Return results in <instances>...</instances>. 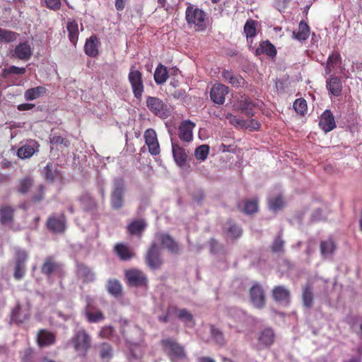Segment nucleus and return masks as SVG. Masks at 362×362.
I'll return each instance as SVG.
<instances>
[{"mask_svg":"<svg viewBox=\"0 0 362 362\" xmlns=\"http://www.w3.org/2000/svg\"><path fill=\"white\" fill-rule=\"evenodd\" d=\"M272 296L276 302L288 304L290 302L291 292L284 286H276L272 291Z\"/></svg>","mask_w":362,"mask_h":362,"instance_id":"20","label":"nucleus"},{"mask_svg":"<svg viewBox=\"0 0 362 362\" xmlns=\"http://www.w3.org/2000/svg\"><path fill=\"white\" fill-rule=\"evenodd\" d=\"M25 266L16 264L14 271V278L16 280H20L25 276Z\"/></svg>","mask_w":362,"mask_h":362,"instance_id":"63","label":"nucleus"},{"mask_svg":"<svg viewBox=\"0 0 362 362\" xmlns=\"http://www.w3.org/2000/svg\"><path fill=\"white\" fill-rule=\"evenodd\" d=\"M51 148L60 147L61 148H68L70 145V141L64 137L58 135H53L50 138Z\"/></svg>","mask_w":362,"mask_h":362,"instance_id":"43","label":"nucleus"},{"mask_svg":"<svg viewBox=\"0 0 362 362\" xmlns=\"http://www.w3.org/2000/svg\"><path fill=\"white\" fill-rule=\"evenodd\" d=\"M86 305L84 309L85 315L86 316L87 320L90 323L98 322L105 319V316L102 311L96 310L93 312L94 307L93 306V299L90 297H87L86 298Z\"/></svg>","mask_w":362,"mask_h":362,"instance_id":"15","label":"nucleus"},{"mask_svg":"<svg viewBox=\"0 0 362 362\" xmlns=\"http://www.w3.org/2000/svg\"><path fill=\"white\" fill-rule=\"evenodd\" d=\"M36 342L41 349L52 346L56 343V334L47 329H40L36 335Z\"/></svg>","mask_w":362,"mask_h":362,"instance_id":"12","label":"nucleus"},{"mask_svg":"<svg viewBox=\"0 0 362 362\" xmlns=\"http://www.w3.org/2000/svg\"><path fill=\"white\" fill-rule=\"evenodd\" d=\"M293 106L296 113L301 116H304L308 112L307 102L302 98L296 99Z\"/></svg>","mask_w":362,"mask_h":362,"instance_id":"46","label":"nucleus"},{"mask_svg":"<svg viewBox=\"0 0 362 362\" xmlns=\"http://www.w3.org/2000/svg\"><path fill=\"white\" fill-rule=\"evenodd\" d=\"M45 4L47 8L54 11L59 10L62 5L60 0H45Z\"/></svg>","mask_w":362,"mask_h":362,"instance_id":"61","label":"nucleus"},{"mask_svg":"<svg viewBox=\"0 0 362 362\" xmlns=\"http://www.w3.org/2000/svg\"><path fill=\"white\" fill-rule=\"evenodd\" d=\"M244 33L247 38H252L257 35L256 21L250 19L244 25Z\"/></svg>","mask_w":362,"mask_h":362,"instance_id":"47","label":"nucleus"},{"mask_svg":"<svg viewBox=\"0 0 362 362\" xmlns=\"http://www.w3.org/2000/svg\"><path fill=\"white\" fill-rule=\"evenodd\" d=\"M127 284L131 287L146 288L148 285V279L146 274L138 269H129L124 272Z\"/></svg>","mask_w":362,"mask_h":362,"instance_id":"6","label":"nucleus"},{"mask_svg":"<svg viewBox=\"0 0 362 362\" xmlns=\"http://www.w3.org/2000/svg\"><path fill=\"white\" fill-rule=\"evenodd\" d=\"M114 332V328L112 326H105L99 333V336L103 339L110 338Z\"/></svg>","mask_w":362,"mask_h":362,"instance_id":"62","label":"nucleus"},{"mask_svg":"<svg viewBox=\"0 0 362 362\" xmlns=\"http://www.w3.org/2000/svg\"><path fill=\"white\" fill-rule=\"evenodd\" d=\"M177 310V308L175 305H169L166 309L165 313L163 315H160L158 317V320L160 322L167 323L170 320V315L172 313L176 312Z\"/></svg>","mask_w":362,"mask_h":362,"instance_id":"54","label":"nucleus"},{"mask_svg":"<svg viewBox=\"0 0 362 362\" xmlns=\"http://www.w3.org/2000/svg\"><path fill=\"white\" fill-rule=\"evenodd\" d=\"M45 188L42 185H40L32 197V201L34 202H40L45 198Z\"/></svg>","mask_w":362,"mask_h":362,"instance_id":"55","label":"nucleus"},{"mask_svg":"<svg viewBox=\"0 0 362 362\" xmlns=\"http://www.w3.org/2000/svg\"><path fill=\"white\" fill-rule=\"evenodd\" d=\"M19 33L0 28V41L2 42H13L19 37Z\"/></svg>","mask_w":362,"mask_h":362,"instance_id":"44","label":"nucleus"},{"mask_svg":"<svg viewBox=\"0 0 362 362\" xmlns=\"http://www.w3.org/2000/svg\"><path fill=\"white\" fill-rule=\"evenodd\" d=\"M168 78V71L167 68L160 64L156 69L154 73V80L157 84L164 83Z\"/></svg>","mask_w":362,"mask_h":362,"instance_id":"38","label":"nucleus"},{"mask_svg":"<svg viewBox=\"0 0 362 362\" xmlns=\"http://www.w3.org/2000/svg\"><path fill=\"white\" fill-rule=\"evenodd\" d=\"M228 93V86L221 83H216L211 90L210 97L214 103L223 105L225 102V97Z\"/></svg>","mask_w":362,"mask_h":362,"instance_id":"14","label":"nucleus"},{"mask_svg":"<svg viewBox=\"0 0 362 362\" xmlns=\"http://www.w3.org/2000/svg\"><path fill=\"white\" fill-rule=\"evenodd\" d=\"M146 105L152 114L161 119H166L171 114L168 105L158 97L147 96Z\"/></svg>","mask_w":362,"mask_h":362,"instance_id":"5","label":"nucleus"},{"mask_svg":"<svg viewBox=\"0 0 362 362\" xmlns=\"http://www.w3.org/2000/svg\"><path fill=\"white\" fill-rule=\"evenodd\" d=\"M40 144L35 140H30L28 144L21 146L17 151V156L21 159L29 158L35 153L39 151Z\"/></svg>","mask_w":362,"mask_h":362,"instance_id":"17","label":"nucleus"},{"mask_svg":"<svg viewBox=\"0 0 362 362\" xmlns=\"http://www.w3.org/2000/svg\"><path fill=\"white\" fill-rule=\"evenodd\" d=\"M160 343L171 362H177L187 358L184 346L179 344L175 339L168 337L162 339Z\"/></svg>","mask_w":362,"mask_h":362,"instance_id":"1","label":"nucleus"},{"mask_svg":"<svg viewBox=\"0 0 362 362\" xmlns=\"http://www.w3.org/2000/svg\"><path fill=\"white\" fill-rule=\"evenodd\" d=\"M210 333L213 341L217 345L223 346L226 344V340L223 333L214 325L210 326Z\"/></svg>","mask_w":362,"mask_h":362,"instance_id":"39","label":"nucleus"},{"mask_svg":"<svg viewBox=\"0 0 362 362\" xmlns=\"http://www.w3.org/2000/svg\"><path fill=\"white\" fill-rule=\"evenodd\" d=\"M269 208L274 211L281 209L284 206V201L281 196H277L275 198L269 200Z\"/></svg>","mask_w":362,"mask_h":362,"instance_id":"53","label":"nucleus"},{"mask_svg":"<svg viewBox=\"0 0 362 362\" xmlns=\"http://www.w3.org/2000/svg\"><path fill=\"white\" fill-rule=\"evenodd\" d=\"M144 259L146 265L151 270L158 269L161 267L163 259L160 249L156 243H151L145 255Z\"/></svg>","mask_w":362,"mask_h":362,"instance_id":"8","label":"nucleus"},{"mask_svg":"<svg viewBox=\"0 0 362 362\" xmlns=\"http://www.w3.org/2000/svg\"><path fill=\"white\" fill-rule=\"evenodd\" d=\"M276 53V47L269 40H264L260 42L259 45L255 50V54L257 56L266 54L271 58L275 57Z\"/></svg>","mask_w":362,"mask_h":362,"instance_id":"27","label":"nucleus"},{"mask_svg":"<svg viewBox=\"0 0 362 362\" xmlns=\"http://www.w3.org/2000/svg\"><path fill=\"white\" fill-rule=\"evenodd\" d=\"M113 349L108 343H102L100 346V356L102 359L109 360L112 357Z\"/></svg>","mask_w":362,"mask_h":362,"instance_id":"48","label":"nucleus"},{"mask_svg":"<svg viewBox=\"0 0 362 362\" xmlns=\"http://www.w3.org/2000/svg\"><path fill=\"white\" fill-rule=\"evenodd\" d=\"M44 175L46 180L53 181L57 177V172L52 169V164L47 163L44 169Z\"/></svg>","mask_w":362,"mask_h":362,"instance_id":"56","label":"nucleus"},{"mask_svg":"<svg viewBox=\"0 0 362 362\" xmlns=\"http://www.w3.org/2000/svg\"><path fill=\"white\" fill-rule=\"evenodd\" d=\"M303 305L307 308H310L313 305V293L312 287L308 284L305 286L302 295Z\"/></svg>","mask_w":362,"mask_h":362,"instance_id":"41","label":"nucleus"},{"mask_svg":"<svg viewBox=\"0 0 362 362\" xmlns=\"http://www.w3.org/2000/svg\"><path fill=\"white\" fill-rule=\"evenodd\" d=\"M145 143L148 147V151L152 156L160 153V145L157 139V134L154 129H148L144 132Z\"/></svg>","mask_w":362,"mask_h":362,"instance_id":"13","label":"nucleus"},{"mask_svg":"<svg viewBox=\"0 0 362 362\" xmlns=\"http://www.w3.org/2000/svg\"><path fill=\"white\" fill-rule=\"evenodd\" d=\"M78 200L83 205V209L86 211H95L98 209V205L93 197L88 192L83 193Z\"/></svg>","mask_w":362,"mask_h":362,"instance_id":"29","label":"nucleus"},{"mask_svg":"<svg viewBox=\"0 0 362 362\" xmlns=\"http://www.w3.org/2000/svg\"><path fill=\"white\" fill-rule=\"evenodd\" d=\"M336 249V245L332 239L322 241L320 243V252L322 256L332 255Z\"/></svg>","mask_w":362,"mask_h":362,"instance_id":"45","label":"nucleus"},{"mask_svg":"<svg viewBox=\"0 0 362 362\" xmlns=\"http://www.w3.org/2000/svg\"><path fill=\"white\" fill-rule=\"evenodd\" d=\"M209 153V146L208 145H201L198 146L194 151V156L197 160H205Z\"/></svg>","mask_w":362,"mask_h":362,"instance_id":"50","label":"nucleus"},{"mask_svg":"<svg viewBox=\"0 0 362 362\" xmlns=\"http://www.w3.org/2000/svg\"><path fill=\"white\" fill-rule=\"evenodd\" d=\"M4 72L6 74L21 75L24 74L26 72V69L24 67L11 66L7 69H4Z\"/></svg>","mask_w":362,"mask_h":362,"instance_id":"57","label":"nucleus"},{"mask_svg":"<svg viewBox=\"0 0 362 362\" xmlns=\"http://www.w3.org/2000/svg\"><path fill=\"white\" fill-rule=\"evenodd\" d=\"M243 212L246 214H253L258 211V202L257 199H247L245 203Z\"/></svg>","mask_w":362,"mask_h":362,"instance_id":"49","label":"nucleus"},{"mask_svg":"<svg viewBox=\"0 0 362 362\" xmlns=\"http://www.w3.org/2000/svg\"><path fill=\"white\" fill-rule=\"evenodd\" d=\"M256 107L255 103L248 97H242L238 102V110L245 114L247 117L254 116V109Z\"/></svg>","mask_w":362,"mask_h":362,"instance_id":"21","label":"nucleus"},{"mask_svg":"<svg viewBox=\"0 0 362 362\" xmlns=\"http://www.w3.org/2000/svg\"><path fill=\"white\" fill-rule=\"evenodd\" d=\"M15 209L10 206H2L0 208V223L3 225L11 223L13 221Z\"/></svg>","mask_w":362,"mask_h":362,"instance_id":"32","label":"nucleus"},{"mask_svg":"<svg viewBox=\"0 0 362 362\" xmlns=\"http://www.w3.org/2000/svg\"><path fill=\"white\" fill-rule=\"evenodd\" d=\"M177 312V317L185 322H193L194 325V317L187 310L182 308L176 311Z\"/></svg>","mask_w":362,"mask_h":362,"instance_id":"51","label":"nucleus"},{"mask_svg":"<svg viewBox=\"0 0 362 362\" xmlns=\"http://www.w3.org/2000/svg\"><path fill=\"white\" fill-rule=\"evenodd\" d=\"M185 19L188 25L194 26L196 31H204L206 28L207 14L194 6H188L185 11Z\"/></svg>","mask_w":362,"mask_h":362,"instance_id":"2","label":"nucleus"},{"mask_svg":"<svg viewBox=\"0 0 362 362\" xmlns=\"http://www.w3.org/2000/svg\"><path fill=\"white\" fill-rule=\"evenodd\" d=\"M41 272L48 277L52 274L62 275L64 273L63 264L57 262L53 256H47L41 266Z\"/></svg>","mask_w":362,"mask_h":362,"instance_id":"10","label":"nucleus"},{"mask_svg":"<svg viewBox=\"0 0 362 362\" xmlns=\"http://www.w3.org/2000/svg\"><path fill=\"white\" fill-rule=\"evenodd\" d=\"M98 40L95 35H91L86 41L84 45V52L90 57H96L99 54Z\"/></svg>","mask_w":362,"mask_h":362,"instance_id":"26","label":"nucleus"},{"mask_svg":"<svg viewBox=\"0 0 362 362\" xmlns=\"http://www.w3.org/2000/svg\"><path fill=\"white\" fill-rule=\"evenodd\" d=\"M66 29L69 40L76 46L78 39V25L77 22L75 20H69L66 25Z\"/></svg>","mask_w":362,"mask_h":362,"instance_id":"33","label":"nucleus"},{"mask_svg":"<svg viewBox=\"0 0 362 362\" xmlns=\"http://www.w3.org/2000/svg\"><path fill=\"white\" fill-rule=\"evenodd\" d=\"M128 80L130 83L133 94L137 99H141L144 90L142 74L136 69L134 65L132 66L128 74Z\"/></svg>","mask_w":362,"mask_h":362,"instance_id":"7","label":"nucleus"},{"mask_svg":"<svg viewBox=\"0 0 362 362\" xmlns=\"http://www.w3.org/2000/svg\"><path fill=\"white\" fill-rule=\"evenodd\" d=\"M107 290L109 293L115 297H120L122 293V286L119 280L110 279L107 284Z\"/></svg>","mask_w":362,"mask_h":362,"instance_id":"37","label":"nucleus"},{"mask_svg":"<svg viewBox=\"0 0 362 362\" xmlns=\"http://www.w3.org/2000/svg\"><path fill=\"white\" fill-rule=\"evenodd\" d=\"M294 37L300 41L305 40L308 38L310 35V28L308 24L301 21L299 23L298 28L297 31L293 33Z\"/></svg>","mask_w":362,"mask_h":362,"instance_id":"36","label":"nucleus"},{"mask_svg":"<svg viewBox=\"0 0 362 362\" xmlns=\"http://www.w3.org/2000/svg\"><path fill=\"white\" fill-rule=\"evenodd\" d=\"M47 90V88L44 86H37L29 88L25 90L24 98L26 100H33L45 95Z\"/></svg>","mask_w":362,"mask_h":362,"instance_id":"35","label":"nucleus"},{"mask_svg":"<svg viewBox=\"0 0 362 362\" xmlns=\"http://www.w3.org/2000/svg\"><path fill=\"white\" fill-rule=\"evenodd\" d=\"M46 226L48 230L55 233H62L66 228V218L64 213L59 217L53 214L47 220Z\"/></svg>","mask_w":362,"mask_h":362,"instance_id":"11","label":"nucleus"},{"mask_svg":"<svg viewBox=\"0 0 362 362\" xmlns=\"http://www.w3.org/2000/svg\"><path fill=\"white\" fill-rule=\"evenodd\" d=\"M28 259L27 253L23 250H18L16 253V264L25 266Z\"/></svg>","mask_w":362,"mask_h":362,"instance_id":"58","label":"nucleus"},{"mask_svg":"<svg viewBox=\"0 0 362 362\" xmlns=\"http://www.w3.org/2000/svg\"><path fill=\"white\" fill-rule=\"evenodd\" d=\"M221 76L226 82L235 88L240 87L245 83V79L240 75L234 74L232 70L224 69Z\"/></svg>","mask_w":362,"mask_h":362,"instance_id":"25","label":"nucleus"},{"mask_svg":"<svg viewBox=\"0 0 362 362\" xmlns=\"http://www.w3.org/2000/svg\"><path fill=\"white\" fill-rule=\"evenodd\" d=\"M195 127V124L190 120H185L182 122L179 126L178 136L180 140L189 142L192 140V131Z\"/></svg>","mask_w":362,"mask_h":362,"instance_id":"18","label":"nucleus"},{"mask_svg":"<svg viewBox=\"0 0 362 362\" xmlns=\"http://www.w3.org/2000/svg\"><path fill=\"white\" fill-rule=\"evenodd\" d=\"M319 126L323 132L327 133L336 127L334 117L329 110H326L321 115Z\"/></svg>","mask_w":362,"mask_h":362,"instance_id":"19","label":"nucleus"},{"mask_svg":"<svg viewBox=\"0 0 362 362\" xmlns=\"http://www.w3.org/2000/svg\"><path fill=\"white\" fill-rule=\"evenodd\" d=\"M326 81V87L329 93L333 96L338 97L342 92V81L341 77L334 74H329Z\"/></svg>","mask_w":362,"mask_h":362,"instance_id":"16","label":"nucleus"},{"mask_svg":"<svg viewBox=\"0 0 362 362\" xmlns=\"http://www.w3.org/2000/svg\"><path fill=\"white\" fill-rule=\"evenodd\" d=\"M251 303L258 308L262 309L266 304V295L263 287L257 282L253 284L249 291Z\"/></svg>","mask_w":362,"mask_h":362,"instance_id":"9","label":"nucleus"},{"mask_svg":"<svg viewBox=\"0 0 362 362\" xmlns=\"http://www.w3.org/2000/svg\"><path fill=\"white\" fill-rule=\"evenodd\" d=\"M172 151L176 163L180 166H183L186 163L187 158L185 149L178 144L172 142Z\"/></svg>","mask_w":362,"mask_h":362,"instance_id":"31","label":"nucleus"},{"mask_svg":"<svg viewBox=\"0 0 362 362\" xmlns=\"http://www.w3.org/2000/svg\"><path fill=\"white\" fill-rule=\"evenodd\" d=\"M163 247L166 248L170 252L178 254L180 247L178 243L168 234H160L158 238Z\"/></svg>","mask_w":362,"mask_h":362,"instance_id":"22","label":"nucleus"},{"mask_svg":"<svg viewBox=\"0 0 362 362\" xmlns=\"http://www.w3.org/2000/svg\"><path fill=\"white\" fill-rule=\"evenodd\" d=\"M33 185V180L30 177H25L19 180L17 191L22 194H25L29 192Z\"/></svg>","mask_w":362,"mask_h":362,"instance_id":"42","label":"nucleus"},{"mask_svg":"<svg viewBox=\"0 0 362 362\" xmlns=\"http://www.w3.org/2000/svg\"><path fill=\"white\" fill-rule=\"evenodd\" d=\"M125 192L126 185L124 179L122 177L115 178L110 194V206L112 209L119 210L124 206Z\"/></svg>","mask_w":362,"mask_h":362,"instance_id":"4","label":"nucleus"},{"mask_svg":"<svg viewBox=\"0 0 362 362\" xmlns=\"http://www.w3.org/2000/svg\"><path fill=\"white\" fill-rule=\"evenodd\" d=\"M114 252L123 261L129 260L134 255L130 247L124 243L116 244L114 247Z\"/></svg>","mask_w":362,"mask_h":362,"instance_id":"28","label":"nucleus"},{"mask_svg":"<svg viewBox=\"0 0 362 362\" xmlns=\"http://www.w3.org/2000/svg\"><path fill=\"white\" fill-rule=\"evenodd\" d=\"M21 305L18 304L13 309L11 312V320L16 323H23L25 320L28 318L26 316L22 317L21 316Z\"/></svg>","mask_w":362,"mask_h":362,"instance_id":"52","label":"nucleus"},{"mask_svg":"<svg viewBox=\"0 0 362 362\" xmlns=\"http://www.w3.org/2000/svg\"><path fill=\"white\" fill-rule=\"evenodd\" d=\"M274 333L270 328L264 329L259 337V341L264 345L271 346L274 341Z\"/></svg>","mask_w":362,"mask_h":362,"instance_id":"40","label":"nucleus"},{"mask_svg":"<svg viewBox=\"0 0 362 362\" xmlns=\"http://www.w3.org/2000/svg\"><path fill=\"white\" fill-rule=\"evenodd\" d=\"M146 227V223L143 219H136L132 221L127 226V230L132 235H141L142 231Z\"/></svg>","mask_w":362,"mask_h":362,"instance_id":"34","label":"nucleus"},{"mask_svg":"<svg viewBox=\"0 0 362 362\" xmlns=\"http://www.w3.org/2000/svg\"><path fill=\"white\" fill-rule=\"evenodd\" d=\"M284 241L280 238L276 237L272 245V250L274 252H279L283 251Z\"/></svg>","mask_w":362,"mask_h":362,"instance_id":"59","label":"nucleus"},{"mask_svg":"<svg viewBox=\"0 0 362 362\" xmlns=\"http://www.w3.org/2000/svg\"><path fill=\"white\" fill-rule=\"evenodd\" d=\"M341 57L340 54L335 51L330 54L328 57L327 61L325 65V74L327 75L332 74L333 69L341 64Z\"/></svg>","mask_w":362,"mask_h":362,"instance_id":"30","label":"nucleus"},{"mask_svg":"<svg viewBox=\"0 0 362 362\" xmlns=\"http://www.w3.org/2000/svg\"><path fill=\"white\" fill-rule=\"evenodd\" d=\"M228 234L232 238H238L241 236L242 235V230L240 227L238 226L233 224L230 226V228L228 230Z\"/></svg>","mask_w":362,"mask_h":362,"instance_id":"60","label":"nucleus"},{"mask_svg":"<svg viewBox=\"0 0 362 362\" xmlns=\"http://www.w3.org/2000/svg\"><path fill=\"white\" fill-rule=\"evenodd\" d=\"M76 274L83 279L84 283L93 282L95 279V274L92 269L83 263L77 264Z\"/></svg>","mask_w":362,"mask_h":362,"instance_id":"24","label":"nucleus"},{"mask_svg":"<svg viewBox=\"0 0 362 362\" xmlns=\"http://www.w3.org/2000/svg\"><path fill=\"white\" fill-rule=\"evenodd\" d=\"M291 0H275L276 8L281 11L284 10Z\"/></svg>","mask_w":362,"mask_h":362,"instance_id":"64","label":"nucleus"},{"mask_svg":"<svg viewBox=\"0 0 362 362\" xmlns=\"http://www.w3.org/2000/svg\"><path fill=\"white\" fill-rule=\"evenodd\" d=\"M71 342L77 353L82 356H86L91 348L92 339L85 329L80 328L74 332Z\"/></svg>","mask_w":362,"mask_h":362,"instance_id":"3","label":"nucleus"},{"mask_svg":"<svg viewBox=\"0 0 362 362\" xmlns=\"http://www.w3.org/2000/svg\"><path fill=\"white\" fill-rule=\"evenodd\" d=\"M14 55L21 60H29L32 56L30 44L27 41L19 43L14 49Z\"/></svg>","mask_w":362,"mask_h":362,"instance_id":"23","label":"nucleus"}]
</instances>
